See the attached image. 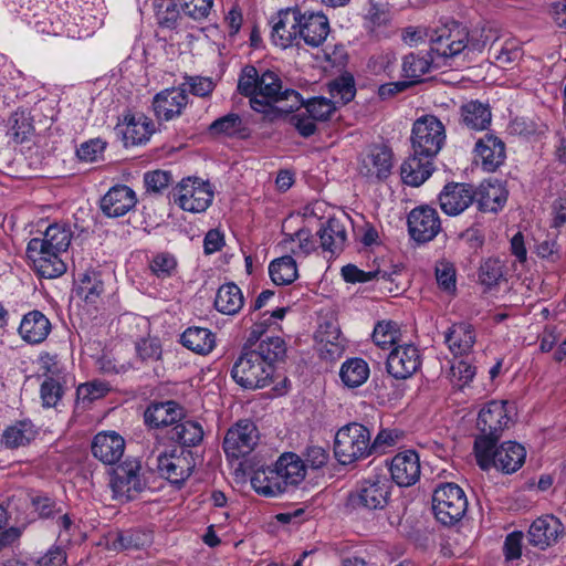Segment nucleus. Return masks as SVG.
<instances>
[{
	"label": "nucleus",
	"mask_w": 566,
	"mask_h": 566,
	"mask_svg": "<svg viewBox=\"0 0 566 566\" xmlns=\"http://www.w3.org/2000/svg\"><path fill=\"white\" fill-rule=\"evenodd\" d=\"M238 91L249 97L253 111L270 118L290 113L302 104L301 95L294 90H283L280 76L270 70L261 74L253 65L242 69L238 80Z\"/></svg>",
	"instance_id": "1"
},
{
	"label": "nucleus",
	"mask_w": 566,
	"mask_h": 566,
	"mask_svg": "<svg viewBox=\"0 0 566 566\" xmlns=\"http://www.w3.org/2000/svg\"><path fill=\"white\" fill-rule=\"evenodd\" d=\"M72 230L63 223L50 224L42 238H33L27 245V256L43 277L54 279L66 272L63 254L72 241Z\"/></svg>",
	"instance_id": "2"
},
{
	"label": "nucleus",
	"mask_w": 566,
	"mask_h": 566,
	"mask_svg": "<svg viewBox=\"0 0 566 566\" xmlns=\"http://www.w3.org/2000/svg\"><path fill=\"white\" fill-rule=\"evenodd\" d=\"M496 441L489 438L475 439L474 452L479 467L482 470L494 467L506 474L520 470L526 458L525 448L517 442L506 441L495 449Z\"/></svg>",
	"instance_id": "3"
},
{
	"label": "nucleus",
	"mask_w": 566,
	"mask_h": 566,
	"mask_svg": "<svg viewBox=\"0 0 566 566\" xmlns=\"http://www.w3.org/2000/svg\"><path fill=\"white\" fill-rule=\"evenodd\" d=\"M430 51L444 63L463 55H469V30L457 21H449L437 28L430 35Z\"/></svg>",
	"instance_id": "4"
},
{
	"label": "nucleus",
	"mask_w": 566,
	"mask_h": 566,
	"mask_svg": "<svg viewBox=\"0 0 566 566\" xmlns=\"http://www.w3.org/2000/svg\"><path fill=\"white\" fill-rule=\"evenodd\" d=\"M370 431L365 426L352 422L342 427L336 436L334 453L342 464H350L371 453Z\"/></svg>",
	"instance_id": "5"
},
{
	"label": "nucleus",
	"mask_w": 566,
	"mask_h": 566,
	"mask_svg": "<svg viewBox=\"0 0 566 566\" xmlns=\"http://www.w3.org/2000/svg\"><path fill=\"white\" fill-rule=\"evenodd\" d=\"M443 123L433 115L417 118L411 129V149L418 156L434 159L446 144Z\"/></svg>",
	"instance_id": "6"
},
{
	"label": "nucleus",
	"mask_w": 566,
	"mask_h": 566,
	"mask_svg": "<svg viewBox=\"0 0 566 566\" xmlns=\"http://www.w3.org/2000/svg\"><path fill=\"white\" fill-rule=\"evenodd\" d=\"M432 510L441 524L453 525L464 516L468 510L467 495L455 483L440 484L432 495Z\"/></svg>",
	"instance_id": "7"
},
{
	"label": "nucleus",
	"mask_w": 566,
	"mask_h": 566,
	"mask_svg": "<svg viewBox=\"0 0 566 566\" xmlns=\"http://www.w3.org/2000/svg\"><path fill=\"white\" fill-rule=\"evenodd\" d=\"M273 374L274 368L252 350H244L231 369L233 380L245 389L266 387L272 381Z\"/></svg>",
	"instance_id": "8"
},
{
	"label": "nucleus",
	"mask_w": 566,
	"mask_h": 566,
	"mask_svg": "<svg viewBox=\"0 0 566 566\" xmlns=\"http://www.w3.org/2000/svg\"><path fill=\"white\" fill-rule=\"evenodd\" d=\"M212 200L211 185L200 178H184L174 190L175 203L188 212H203L210 207Z\"/></svg>",
	"instance_id": "9"
},
{
	"label": "nucleus",
	"mask_w": 566,
	"mask_h": 566,
	"mask_svg": "<svg viewBox=\"0 0 566 566\" xmlns=\"http://www.w3.org/2000/svg\"><path fill=\"white\" fill-rule=\"evenodd\" d=\"M140 470V462L136 459L126 460L113 469L109 486L115 500L127 502L143 491L145 483Z\"/></svg>",
	"instance_id": "10"
},
{
	"label": "nucleus",
	"mask_w": 566,
	"mask_h": 566,
	"mask_svg": "<svg viewBox=\"0 0 566 566\" xmlns=\"http://www.w3.org/2000/svg\"><path fill=\"white\" fill-rule=\"evenodd\" d=\"M259 439V430L254 422L248 419L239 420L229 428L223 440V450L228 458L239 459L250 454Z\"/></svg>",
	"instance_id": "11"
},
{
	"label": "nucleus",
	"mask_w": 566,
	"mask_h": 566,
	"mask_svg": "<svg viewBox=\"0 0 566 566\" xmlns=\"http://www.w3.org/2000/svg\"><path fill=\"white\" fill-rule=\"evenodd\" d=\"M391 488V481L386 475H371L358 486L355 503L369 510H381L388 503Z\"/></svg>",
	"instance_id": "12"
},
{
	"label": "nucleus",
	"mask_w": 566,
	"mask_h": 566,
	"mask_svg": "<svg viewBox=\"0 0 566 566\" xmlns=\"http://www.w3.org/2000/svg\"><path fill=\"white\" fill-rule=\"evenodd\" d=\"M271 40L281 49L292 46L300 39V9L287 8L279 11L270 20Z\"/></svg>",
	"instance_id": "13"
},
{
	"label": "nucleus",
	"mask_w": 566,
	"mask_h": 566,
	"mask_svg": "<svg viewBox=\"0 0 566 566\" xmlns=\"http://www.w3.org/2000/svg\"><path fill=\"white\" fill-rule=\"evenodd\" d=\"M392 169V153L385 146H374L359 161V175L369 182H378L387 179Z\"/></svg>",
	"instance_id": "14"
},
{
	"label": "nucleus",
	"mask_w": 566,
	"mask_h": 566,
	"mask_svg": "<svg viewBox=\"0 0 566 566\" xmlns=\"http://www.w3.org/2000/svg\"><path fill=\"white\" fill-rule=\"evenodd\" d=\"M506 401L493 400L488 402L479 412L476 427L481 431L479 438L497 440L510 422Z\"/></svg>",
	"instance_id": "15"
},
{
	"label": "nucleus",
	"mask_w": 566,
	"mask_h": 566,
	"mask_svg": "<svg viewBox=\"0 0 566 566\" xmlns=\"http://www.w3.org/2000/svg\"><path fill=\"white\" fill-rule=\"evenodd\" d=\"M408 229L411 238L418 242H428L441 230V222L436 209L421 206L408 216Z\"/></svg>",
	"instance_id": "16"
},
{
	"label": "nucleus",
	"mask_w": 566,
	"mask_h": 566,
	"mask_svg": "<svg viewBox=\"0 0 566 566\" xmlns=\"http://www.w3.org/2000/svg\"><path fill=\"white\" fill-rule=\"evenodd\" d=\"M188 104L189 96L184 86L163 90L153 98L155 115L163 120L179 117Z\"/></svg>",
	"instance_id": "17"
},
{
	"label": "nucleus",
	"mask_w": 566,
	"mask_h": 566,
	"mask_svg": "<svg viewBox=\"0 0 566 566\" xmlns=\"http://www.w3.org/2000/svg\"><path fill=\"white\" fill-rule=\"evenodd\" d=\"M420 365V353L411 344L395 347L387 358V370L397 379H406L412 376Z\"/></svg>",
	"instance_id": "18"
},
{
	"label": "nucleus",
	"mask_w": 566,
	"mask_h": 566,
	"mask_svg": "<svg viewBox=\"0 0 566 566\" xmlns=\"http://www.w3.org/2000/svg\"><path fill=\"white\" fill-rule=\"evenodd\" d=\"M389 470L392 481L399 486H411L416 484L421 474L418 453L413 450L398 452L391 459Z\"/></svg>",
	"instance_id": "19"
},
{
	"label": "nucleus",
	"mask_w": 566,
	"mask_h": 566,
	"mask_svg": "<svg viewBox=\"0 0 566 566\" xmlns=\"http://www.w3.org/2000/svg\"><path fill=\"white\" fill-rule=\"evenodd\" d=\"M331 31L328 18L323 12L300 10V39L312 48L322 45Z\"/></svg>",
	"instance_id": "20"
},
{
	"label": "nucleus",
	"mask_w": 566,
	"mask_h": 566,
	"mask_svg": "<svg viewBox=\"0 0 566 566\" xmlns=\"http://www.w3.org/2000/svg\"><path fill=\"white\" fill-rule=\"evenodd\" d=\"M475 199V192L468 184H449L439 195L441 210L448 216H458L468 209Z\"/></svg>",
	"instance_id": "21"
},
{
	"label": "nucleus",
	"mask_w": 566,
	"mask_h": 566,
	"mask_svg": "<svg viewBox=\"0 0 566 566\" xmlns=\"http://www.w3.org/2000/svg\"><path fill=\"white\" fill-rule=\"evenodd\" d=\"M564 534V526L554 515H543L536 518L528 530L531 545L545 549L558 542Z\"/></svg>",
	"instance_id": "22"
},
{
	"label": "nucleus",
	"mask_w": 566,
	"mask_h": 566,
	"mask_svg": "<svg viewBox=\"0 0 566 566\" xmlns=\"http://www.w3.org/2000/svg\"><path fill=\"white\" fill-rule=\"evenodd\" d=\"M137 203L135 191L125 185L112 187L101 199V210L108 218H118L130 211Z\"/></svg>",
	"instance_id": "23"
},
{
	"label": "nucleus",
	"mask_w": 566,
	"mask_h": 566,
	"mask_svg": "<svg viewBox=\"0 0 566 566\" xmlns=\"http://www.w3.org/2000/svg\"><path fill=\"white\" fill-rule=\"evenodd\" d=\"M125 440L116 431L98 432L92 442L93 455L104 464H115L124 454Z\"/></svg>",
	"instance_id": "24"
},
{
	"label": "nucleus",
	"mask_w": 566,
	"mask_h": 566,
	"mask_svg": "<svg viewBox=\"0 0 566 566\" xmlns=\"http://www.w3.org/2000/svg\"><path fill=\"white\" fill-rule=\"evenodd\" d=\"M118 126L126 146L144 144L155 132L154 122L143 113L124 115Z\"/></svg>",
	"instance_id": "25"
},
{
	"label": "nucleus",
	"mask_w": 566,
	"mask_h": 566,
	"mask_svg": "<svg viewBox=\"0 0 566 566\" xmlns=\"http://www.w3.org/2000/svg\"><path fill=\"white\" fill-rule=\"evenodd\" d=\"M157 469L161 476L171 483H181L192 472L191 459L188 454L178 453L172 450L170 453H160L157 457Z\"/></svg>",
	"instance_id": "26"
},
{
	"label": "nucleus",
	"mask_w": 566,
	"mask_h": 566,
	"mask_svg": "<svg viewBox=\"0 0 566 566\" xmlns=\"http://www.w3.org/2000/svg\"><path fill=\"white\" fill-rule=\"evenodd\" d=\"M363 21L368 33L382 35L392 21L391 6L384 0H368L364 8Z\"/></svg>",
	"instance_id": "27"
},
{
	"label": "nucleus",
	"mask_w": 566,
	"mask_h": 566,
	"mask_svg": "<svg viewBox=\"0 0 566 566\" xmlns=\"http://www.w3.org/2000/svg\"><path fill=\"white\" fill-rule=\"evenodd\" d=\"M474 153L486 171H494L505 160V145L493 134L481 137L475 143Z\"/></svg>",
	"instance_id": "28"
},
{
	"label": "nucleus",
	"mask_w": 566,
	"mask_h": 566,
	"mask_svg": "<svg viewBox=\"0 0 566 566\" xmlns=\"http://www.w3.org/2000/svg\"><path fill=\"white\" fill-rule=\"evenodd\" d=\"M18 332L25 343L38 345L48 338L51 323L42 312L34 310L23 315Z\"/></svg>",
	"instance_id": "29"
},
{
	"label": "nucleus",
	"mask_w": 566,
	"mask_h": 566,
	"mask_svg": "<svg viewBox=\"0 0 566 566\" xmlns=\"http://www.w3.org/2000/svg\"><path fill=\"white\" fill-rule=\"evenodd\" d=\"M444 343L455 357L470 354L475 344L473 326L465 322L452 324L444 333Z\"/></svg>",
	"instance_id": "30"
},
{
	"label": "nucleus",
	"mask_w": 566,
	"mask_h": 566,
	"mask_svg": "<svg viewBox=\"0 0 566 566\" xmlns=\"http://www.w3.org/2000/svg\"><path fill=\"white\" fill-rule=\"evenodd\" d=\"M319 238L321 248L329 252L331 255L339 254L347 241V230L345 223L337 219H328L317 232Z\"/></svg>",
	"instance_id": "31"
},
{
	"label": "nucleus",
	"mask_w": 566,
	"mask_h": 566,
	"mask_svg": "<svg viewBox=\"0 0 566 566\" xmlns=\"http://www.w3.org/2000/svg\"><path fill=\"white\" fill-rule=\"evenodd\" d=\"M9 144L20 145L30 139L34 132L32 117L27 109L18 108L4 122Z\"/></svg>",
	"instance_id": "32"
},
{
	"label": "nucleus",
	"mask_w": 566,
	"mask_h": 566,
	"mask_svg": "<svg viewBox=\"0 0 566 566\" xmlns=\"http://www.w3.org/2000/svg\"><path fill=\"white\" fill-rule=\"evenodd\" d=\"M319 356L327 360H334L344 352V339L337 326L333 324L321 325L315 334Z\"/></svg>",
	"instance_id": "33"
},
{
	"label": "nucleus",
	"mask_w": 566,
	"mask_h": 566,
	"mask_svg": "<svg viewBox=\"0 0 566 566\" xmlns=\"http://www.w3.org/2000/svg\"><path fill=\"white\" fill-rule=\"evenodd\" d=\"M433 171V159L418 156L412 151L400 167L401 179L406 185L418 187L422 185Z\"/></svg>",
	"instance_id": "34"
},
{
	"label": "nucleus",
	"mask_w": 566,
	"mask_h": 566,
	"mask_svg": "<svg viewBox=\"0 0 566 566\" xmlns=\"http://www.w3.org/2000/svg\"><path fill=\"white\" fill-rule=\"evenodd\" d=\"M145 422L151 428H163L175 424L182 419V409L175 401L150 405L145 411Z\"/></svg>",
	"instance_id": "35"
},
{
	"label": "nucleus",
	"mask_w": 566,
	"mask_h": 566,
	"mask_svg": "<svg viewBox=\"0 0 566 566\" xmlns=\"http://www.w3.org/2000/svg\"><path fill=\"white\" fill-rule=\"evenodd\" d=\"M461 123L470 130H485L492 122V113L488 103L469 101L460 108Z\"/></svg>",
	"instance_id": "36"
},
{
	"label": "nucleus",
	"mask_w": 566,
	"mask_h": 566,
	"mask_svg": "<svg viewBox=\"0 0 566 566\" xmlns=\"http://www.w3.org/2000/svg\"><path fill=\"white\" fill-rule=\"evenodd\" d=\"M275 469L285 489L287 485L298 484L305 478V463L295 453L282 454L275 463Z\"/></svg>",
	"instance_id": "37"
},
{
	"label": "nucleus",
	"mask_w": 566,
	"mask_h": 566,
	"mask_svg": "<svg viewBox=\"0 0 566 566\" xmlns=\"http://www.w3.org/2000/svg\"><path fill=\"white\" fill-rule=\"evenodd\" d=\"M244 304L241 289L234 283L221 285L214 297V307L224 315L238 314Z\"/></svg>",
	"instance_id": "38"
},
{
	"label": "nucleus",
	"mask_w": 566,
	"mask_h": 566,
	"mask_svg": "<svg viewBox=\"0 0 566 566\" xmlns=\"http://www.w3.org/2000/svg\"><path fill=\"white\" fill-rule=\"evenodd\" d=\"M40 387V398L44 408H55L64 395L66 379L60 370H49Z\"/></svg>",
	"instance_id": "39"
},
{
	"label": "nucleus",
	"mask_w": 566,
	"mask_h": 566,
	"mask_svg": "<svg viewBox=\"0 0 566 566\" xmlns=\"http://www.w3.org/2000/svg\"><path fill=\"white\" fill-rule=\"evenodd\" d=\"M251 485L256 493L264 496H276L285 491L275 467L255 470L251 478Z\"/></svg>",
	"instance_id": "40"
},
{
	"label": "nucleus",
	"mask_w": 566,
	"mask_h": 566,
	"mask_svg": "<svg viewBox=\"0 0 566 566\" xmlns=\"http://www.w3.org/2000/svg\"><path fill=\"white\" fill-rule=\"evenodd\" d=\"M433 63L431 51L410 53L402 60V76L410 85L416 84L430 71Z\"/></svg>",
	"instance_id": "41"
},
{
	"label": "nucleus",
	"mask_w": 566,
	"mask_h": 566,
	"mask_svg": "<svg viewBox=\"0 0 566 566\" xmlns=\"http://www.w3.org/2000/svg\"><path fill=\"white\" fill-rule=\"evenodd\" d=\"M181 344L193 353L209 354L216 346L214 334L208 328L189 327L180 337Z\"/></svg>",
	"instance_id": "42"
},
{
	"label": "nucleus",
	"mask_w": 566,
	"mask_h": 566,
	"mask_svg": "<svg viewBox=\"0 0 566 566\" xmlns=\"http://www.w3.org/2000/svg\"><path fill=\"white\" fill-rule=\"evenodd\" d=\"M36 436V430L30 420L18 421L8 427L2 434L7 448L15 449L29 444Z\"/></svg>",
	"instance_id": "43"
},
{
	"label": "nucleus",
	"mask_w": 566,
	"mask_h": 566,
	"mask_svg": "<svg viewBox=\"0 0 566 566\" xmlns=\"http://www.w3.org/2000/svg\"><path fill=\"white\" fill-rule=\"evenodd\" d=\"M339 376L348 388L361 386L369 377L368 364L361 358H350L343 363Z\"/></svg>",
	"instance_id": "44"
},
{
	"label": "nucleus",
	"mask_w": 566,
	"mask_h": 566,
	"mask_svg": "<svg viewBox=\"0 0 566 566\" xmlns=\"http://www.w3.org/2000/svg\"><path fill=\"white\" fill-rule=\"evenodd\" d=\"M269 274L276 285H287L297 279V265L295 260L285 255L273 260L269 265Z\"/></svg>",
	"instance_id": "45"
},
{
	"label": "nucleus",
	"mask_w": 566,
	"mask_h": 566,
	"mask_svg": "<svg viewBox=\"0 0 566 566\" xmlns=\"http://www.w3.org/2000/svg\"><path fill=\"white\" fill-rule=\"evenodd\" d=\"M171 439L187 447H195L203 439V429L198 421L180 420L171 430Z\"/></svg>",
	"instance_id": "46"
},
{
	"label": "nucleus",
	"mask_w": 566,
	"mask_h": 566,
	"mask_svg": "<svg viewBox=\"0 0 566 566\" xmlns=\"http://www.w3.org/2000/svg\"><path fill=\"white\" fill-rule=\"evenodd\" d=\"M251 350L254 354H259L264 363H268L270 367L274 368V364L285 356L286 345L281 337L273 336L262 339L256 347Z\"/></svg>",
	"instance_id": "47"
},
{
	"label": "nucleus",
	"mask_w": 566,
	"mask_h": 566,
	"mask_svg": "<svg viewBox=\"0 0 566 566\" xmlns=\"http://www.w3.org/2000/svg\"><path fill=\"white\" fill-rule=\"evenodd\" d=\"M490 55L499 67L507 69L521 59L522 51L515 41L509 40L503 44L493 43Z\"/></svg>",
	"instance_id": "48"
},
{
	"label": "nucleus",
	"mask_w": 566,
	"mask_h": 566,
	"mask_svg": "<svg viewBox=\"0 0 566 566\" xmlns=\"http://www.w3.org/2000/svg\"><path fill=\"white\" fill-rule=\"evenodd\" d=\"M506 199V192L501 185L488 184L481 186L478 202L481 210L496 212L503 207Z\"/></svg>",
	"instance_id": "49"
},
{
	"label": "nucleus",
	"mask_w": 566,
	"mask_h": 566,
	"mask_svg": "<svg viewBox=\"0 0 566 566\" xmlns=\"http://www.w3.org/2000/svg\"><path fill=\"white\" fill-rule=\"evenodd\" d=\"M399 336L400 331L398 328V325L391 321H384L379 322L375 326L373 333V340L378 347L387 349L397 343Z\"/></svg>",
	"instance_id": "50"
},
{
	"label": "nucleus",
	"mask_w": 566,
	"mask_h": 566,
	"mask_svg": "<svg viewBox=\"0 0 566 566\" xmlns=\"http://www.w3.org/2000/svg\"><path fill=\"white\" fill-rule=\"evenodd\" d=\"M243 130V123L241 117L238 114H228L224 115L209 126V132L212 135L219 136H235Z\"/></svg>",
	"instance_id": "51"
},
{
	"label": "nucleus",
	"mask_w": 566,
	"mask_h": 566,
	"mask_svg": "<svg viewBox=\"0 0 566 566\" xmlns=\"http://www.w3.org/2000/svg\"><path fill=\"white\" fill-rule=\"evenodd\" d=\"M286 314L285 307H279L273 312L262 313L258 321L251 327L250 334L248 336L249 343H254L260 339L265 329L274 324V321L283 319Z\"/></svg>",
	"instance_id": "52"
},
{
	"label": "nucleus",
	"mask_w": 566,
	"mask_h": 566,
	"mask_svg": "<svg viewBox=\"0 0 566 566\" xmlns=\"http://www.w3.org/2000/svg\"><path fill=\"white\" fill-rule=\"evenodd\" d=\"M434 272L438 286L447 293H453L457 286L455 268L453 263L447 260H440L436 264Z\"/></svg>",
	"instance_id": "53"
},
{
	"label": "nucleus",
	"mask_w": 566,
	"mask_h": 566,
	"mask_svg": "<svg viewBox=\"0 0 566 566\" xmlns=\"http://www.w3.org/2000/svg\"><path fill=\"white\" fill-rule=\"evenodd\" d=\"M108 391L109 386L107 382L93 380L80 385L76 390V397L78 402L91 403L103 398Z\"/></svg>",
	"instance_id": "54"
},
{
	"label": "nucleus",
	"mask_w": 566,
	"mask_h": 566,
	"mask_svg": "<svg viewBox=\"0 0 566 566\" xmlns=\"http://www.w3.org/2000/svg\"><path fill=\"white\" fill-rule=\"evenodd\" d=\"M503 276V264L499 259H488L480 266L479 280L488 287L496 285Z\"/></svg>",
	"instance_id": "55"
},
{
	"label": "nucleus",
	"mask_w": 566,
	"mask_h": 566,
	"mask_svg": "<svg viewBox=\"0 0 566 566\" xmlns=\"http://www.w3.org/2000/svg\"><path fill=\"white\" fill-rule=\"evenodd\" d=\"M397 62L396 54L392 51H382L374 54L368 61V69L375 75L390 76Z\"/></svg>",
	"instance_id": "56"
},
{
	"label": "nucleus",
	"mask_w": 566,
	"mask_h": 566,
	"mask_svg": "<svg viewBox=\"0 0 566 566\" xmlns=\"http://www.w3.org/2000/svg\"><path fill=\"white\" fill-rule=\"evenodd\" d=\"M335 109V104L326 97H314L305 104L306 114L316 122L329 119Z\"/></svg>",
	"instance_id": "57"
},
{
	"label": "nucleus",
	"mask_w": 566,
	"mask_h": 566,
	"mask_svg": "<svg viewBox=\"0 0 566 566\" xmlns=\"http://www.w3.org/2000/svg\"><path fill=\"white\" fill-rule=\"evenodd\" d=\"M150 269L160 279L170 277L176 273L177 260L172 254L161 252L153 258Z\"/></svg>",
	"instance_id": "58"
},
{
	"label": "nucleus",
	"mask_w": 566,
	"mask_h": 566,
	"mask_svg": "<svg viewBox=\"0 0 566 566\" xmlns=\"http://www.w3.org/2000/svg\"><path fill=\"white\" fill-rule=\"evenodd\" d=\"M182 12L193 20L206 19L213 6V0H178Z\"/></svg>",
	"instance_id": "59"
},
{
	"label": "nucleus",
	"mask_w": 566,
	"mask_h": 566,
	"mask_svg": "<svg viewBox=\"0 0 566 566\" xmlns=\"http://www.w3.org/2000/svg\"><path fill=\"white\" fill-rule=\"evenodd\" d=\"M8 521L7 510L0 505V551L15 542L21 535L19 528L8 527Z\"/></svg>",
	"instance_id": "60"
},
{
	"label": "nucleus",
	"mask_w": 566,
	"mask_h": 566,
	"mask_svg": "<svg viewBox=\"0 0 566 566\" xmlns=\"http://www.w3.org/2000/svg\"><path fill=\"white\" fill-rule=\"evenodd\" d=\"M144 181L148 191L160 192L171 182V174L165 170H154L145 174Z\"/></svg>",
	"instance_id": "61"
},
{
	"label": "nucleus",
	"mask_w": 566,
	"mask_h": 566,
	"mask_svg": "<svg viewBox=\"0 0 566 566\" xmlns=\"http://www.w3.org/2000/svg\"><path fill=\"white\" fill-rule=\"evenodd\" d=\"M156 15L160 25L166 28H174L178 19L176 4L170 0L163 1L157 7Z\"/></svg>",
	"instance_id": "62"
},
{
	"label": "nucleus",
	"mask_w": 566,
	"mask_h": 566,
	"mask_svg": "<svg viewBox=\"0 0 566 566\" xmlns=\"http://www.w3.org/2000/svg\"><path fill=\"white\" fill-rule=\"evenodd\" d=\"M105 143L99 139H92L83 143L77 149L76 154L81 160L92 163L104 151Z\"/></svg>",
	"instance_id": "63"
},
{
	"label": "nucleus",
	"mask_w": 566,
	"mask_h": 566,
	"mask_svg": "<svg viewBox=\"0 0 566 566\" xmlns=\"http://www.w3.org/2000/svg\"><path fill=\"white\" fill-rule=\"evenodd\" d=\"M119 546L124 549L139 548L148 542V536L139 531H126L118 536Z\"/></svg>",
	"instance_id": "64"
}]
</instances>
